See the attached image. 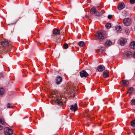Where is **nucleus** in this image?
<instances>
[{"label":"nucleus","mask_w":135,"mask_h":135,"mask_svg":"<svg viewBox=\"0 0 135 135\" xmlns=\"http://www.w3.org/2000/svg\"><path fill=\"white\" fill-rule=\"evenodd\" d=\"M27 120L28 122H30V120L29 119H27Z\"/></svg>","instance_id":"obj_38"},{"label":"nucleus","mask_w":135,"mask_h":135,"mask_svg":"<svg viewBox=\"0 0 135 135\" xmlns=\"http://www.w3.org/2000/svg\"><path fill=\"white\" fill-rule=\"evenodd\" d=\"M130 1L132 4H133L135 3V0H130Z\"/></svg>","instance_id":"obj_31"},{"label":"nucleus","mask_w":135,"mask_h":135,"mask_svg":"<svg viewBox=\"0 0 135 135\" xmlns=\"http://www.w3.org/2000/svg\"><path fill=\"white\" fill-rule=\"evenodd\" d=\"M127 42V40L126 39L123 38H121L120 40V44L122 46L124 45Z\"/></svg>","instance_id":"obj_11"},{"label":"nucleus","mask_w":135,"mask_h":135,"mask_svg":"<svg viewBox=\"0 0 135 135\" xmlns=\"http://www.w3.org/2000/svg\"><path fill=\"white\" fill-rule=\"evenodd\" d=\"M55 81L56 84L59 85L62 81V78L60 76H57L55 79Z\"/></svg>","instance_id":"obj_8"},{"label":"nucleus","mask_w":135,"mask_h":135,"mask_svg":"<svg viewBox=\"0 0 135 135\" xmlns=\"http://www.w3.org/2000/svg\"><path fill=\"white\" fill-rule=\"evenodd\" d=\"M13 106L11 105L10 103H8L7 105V108H12Z\"/></svg>","instance_id":"obj_30"},{"label":"nucleus","mask_w":135,"mask_h":135,"mask_svg":"<svg viewBox=\"0 0 135 135\" xmlns=\"http://www.w3.org/2000/svg\"><path fill=\"white\" fill-rule=\"evenodd\" d=\"M131 104L132 105H135V99H132L131 102Z\"/></svg>","instance_id":"obj_29"},{"label":"nucleus","mask_w":135,"mask_h":135,"mask_svg":"<svg viewBox=\"0 0 135 135\" xmlns=\"http://www.w3.org/2000/svg\"><path fill=\"white\" fill-rule=\"evenodd\" d=\"M125 7V5L124 3L121 2L119 3L118 6V9L119 10H121L123 9Z\"/></svg>","instance_id":"obj_7"},{"label":"nucleus","mask_w":135,"mask_h":135,"mask_svg":"<svg viewBox=\"0 0 135 135\" xmlns=\"http://www.w3.org/2000/svg\"><path fill=\"white\" fill-rule=\"evenodd\" d=\"M50 97L52 98L55 103L60 105L63 104V100L61 94L53 92L51 94Z\"/></svg>","instance_id":"obj_1"},{"label":"nucleus","mask_w":135,"mask_h":135,"mask_svg":"<svg viewBox=\"0 0 135 135\" xmlns=\"http://www.w3.org/2000/svg\"><path fill=\"white\" fill-rule=\"evenodd\" d=\"M70 109L72 111L75 112L78 109L77 105L76 103L71 105H70Z\"/></svg>","instance_id":"obj_5"},{"label":"nucleus","mask_w":135,"mask_h":135,"mask_svg":"<svg viewBox=\"0 0 135 135\" xmlns=\"http://www.w3.org/2000/svg\"><path fill=\"white\" fill-rule=\"evenodd\" d=\"M97 36L98 40L100 41H103L106 38L105 32L102 30L97 32Z\"/></svg>","instance_id":"obj_2"},{"label":"nucleus","mask_w":135,"mask_h":135,"mask_svg":"<svg viewBox=\"0 0 135 135\" xmlns=\"http://www.w3.org/2000/svg\"><path fill=\"white\" fill-rule=\"evenodd\" d=\"M105 69V67L102 65H99L97 68V69L98 71L101 72L103 71Z\"/></svg>","instance_id":"obj_10"},{"label":"nucleus","mask_w":135,"mask_h":135,"mask_svg":"<svg viewBox=\"0 0 135 135\" xmlns=\"http://www.w3.org/2000/svg\"><path fill=\"white\" fill-rule=\"evenodd\" d=\"M80 76L81 78L86 77L88 75V73L84 70L80 72Z\"/></svg>","instance_id":"obj_6"},{"label":"nucleus","mask_w":135,"mask_h":135,"mask_svg":"<svg viewBox=\"0 0 135 135\" xmlns=\"http://www.w3.org/2000/svg\"><path fill=\"white\" fill-rule=\"evenodd\" d=\"M125 56L127 58H131L132 56V53L130 51H127L125 54Z\"/></svg>","instance_id":"obj_9"},{"label":"nucleus","mask_w":135,"mask_h":135,"mask_svg":"<svg viewBox=\"0 0 135 135\" xmlns=\"http://www.w3.org/2000/svg\"><path fill=\"white\" fill-rule=\"evenodd\" d=\"M131 125L133 127H135V120L132 121L131 122Z\"/></svg>","instance_id":"obj_23"},{"label":"nucleus","mask_w":135,"mask_h":135,"mask_svg":"<svg viewBox=\"0 0 135 135\" xmlns=\"http://www.w3.org/2000/svg\"><path fill=\"white\" fill-rule=\"evenodd\" d=\"M3 76L1 74H0V77H2Z\"/></svg>","instance_id":"obj_37"},{"label":"nucleus","mask_w":135,"mask_h":135,"mask_svg":"<svg viewBox=\"0 0 135 135\" xmlns=\"http://www.w3.org/2000/svg\"><path fill=\"white\" fill-rule=\"evenodd\" d=\"M123 16L126 17L127 16V11H124L123 12Z\"/></svg>","instance_id":"obj_26"},{"label":"nucleus","mask_w":135,"mask_h":135,"mask_svg":"<svg viewBox=\"0 0 135 135\" xmlns=\"http://www.w3.org/2000/svg\"><path fill=\"white\" fill-rule=\"evenodd\" d=\"M4 131L6 135H11L13 133L12 130L8 127H6L4 128Z\"/></svg>","instance_id":"obj_3"},{"label":"nucleus","mask_w":135,"mask_h":135,"mask_svg":"<svg viewBox=\"0 0 135 135\" xmlns=\"http://www.w3.org/2000/svg\"><path fill=\"white\" fill-rule=\"evenodd\" d=\"M132 93V92H130V93H129L130 94H131Z\"/></svg>","instance_id":"obj_40"},{"label":"nucleus","mask_w":135,"mask_h":135,"mask_svg":"<svg viewBox=\"0 0 135 135\" xmlns=\"http://www.w3.org/2000/svg\"><path fill=\"white\" fill-rule=\"evenodd\" d=\"M121 29L122 28L120 26H117L115 27V30L117 31H121Z\"/></svg>","instance_id":"obj_21"},{"label":"nucleus","mask_w":135,"mask_h":135,"mask_svg":"<svg viewBox=\"0 0 135 135\" xmlns=\"http://www.w3.org/2000/svg\"><path fill=\"white\" fill-rule=\"evenodd\" d=\"M125 32L126 33L128 34L130 32V31L128 28H126L125 29Z\"/></svg>","instance_id":"obj_27"},{"label":"nucleus","mask_w":135,"mask_h":135,"mask_svg":"<svg viewBox=\"0 0 135 135\" xmlns=\"http://www.w3.org/2000/svg\"><path fill=\"white\" fill-rule=\"evenodd\" d=\"M0 123H1V124H4V122L0 118Z\"/></svg>","instance_id":"obj_33"},{"label":"nucleus","mask_w":135,"mask_h":135,"mask_svg":"<svg viewBox=\"0 0 135 135\" xmlns=\"http://www.w3.org/2000/svg\"><path fill=\"white\" fill-rule=\"evenodd\" d=\"M133 56L134 58L135 59V52H134Z\"/></svg>","instance_id":"obj_36"},{"label":"nucleus","mask_w":135,"mask_h":135,"mask_svg":"<svg viewBox=\"0 0 135 135\" xmlns=\"http://www.w3.org/2000/svg\"><path fill=\"white\" fill-rule=\"evenodd\" d=\"M133 88L132 87H131L130 88L129 90L130 91V92H132L133 91Z\"/></svg>","instance_id":"obj_32"},{"label":"nucleus","mask_w":135,"mask_h":135,"mask_svg":"<svg viewBox=\"0 0 135 135\" xmlns=\"http://www.w3.org/2000/svg\"><path fill=\"white\" fill-rule=\"evenodd\" d=\"M124 24L126 26H129L131 23V20L129 18H125L123 20Z\"/></svg>","instance_id":"obj_4"},{"label":"nucleus","mask_w":135,"mask_h":135,"mask_svg":"<svg viewBox=\"0 0 135 135\" xmlns=\"http://www.w3.org/2000/svg\"><path fill=\"white\" fill-rule=\"evenodd\" d=\"M97 16H100L102 15V13L100 12H98L97 11V13H96Z\"/></svg>","instance_id":"obj_24"},{"label":"nucleus","mask_w":135,"mask_h":135,"mask_svg":"<svg viewBox=\"0 0 135 135\" xmlns=\"http://www.w3.org/2000/svg\"><path fill=\"white\" fill-rule=\"evenodd\" d=\"M134 129V130H135V129Z\"/></svg>","instance_id":"obj_41"},{"label":"nucleus","mask_w":135,"mask_h":135,"mask_svg":"<svg viewBox=\"0 0 135 135\" xmlns=\"http://www.w3.org/2000/svg\"><path fill=\"white\" fill-rule=\"evenodd\" d=\"M105 50V48L103 47H101L100 50V51L102 53H103Z\"/></svg>","instance_id":"obj_25"},{"label":"nucleus","mask_w":135,"mask_h":135,"mask_svg":"<svg viewBox=\"0 0 135 135\" xmlns=\"http://www.w3.org/2000/svg\"><path fill=\"white\" fill-rule=\"evenodd\" d=\"M8 42L7 41H3L1 43L3 47H6L8 46Z\"/></svg>","instance_id":"obj_17"},{"label":"nucleus","mask_w":135,"mask_h":135,"mask_svg":"<svg viewBox=\"0 0 135 135\" xmlns=\"http://www.w3.org/2000/svg\"><path fill=\"white\" fill-rule=\"evenodd\" d=\"M112 15H108V18L109 19H110L112 18Z\"/></svg>","instance_id":"obj_34"},{"label":"nucleus","mask_w":135,"mask_h":135,"mask_svg":"<svg viewBox=\"0 0 135 135\" xmlns=\"http://www.w3.org/2000/svg\"><path fill=\"white\" fill-rule=\"evenodd\" d=\"M112 42L109 40H107L106 42L105 45L106 46H109L112 44Z\"/></svg>","instance_id":"obj_16"},{"label":"nucleus","mask_w":135,"mask_h":135,"mask_svg":"<svg viewBox=\"0 0 135 135\" xmlns=\"http://www.w3.org/2000/svg\"><path fill=\"white\" fill-rule=\"evenodd\" d=\"M64 47L65 49H67L68 47V45L67 44H64Z\"/></svg>","instance_id":"obj_28"},{"label":"nucleus","mask_w":135,"mask_h":135,"mask_svg":"<svg viewBox=\"0 0 135 135\" xmlns=\"http://www.w3.org/2000/svg\"><path fill=\"white\" fill-rule=\"evenodd\" d=\"M78 44L80 47H83L85 43L84 42L80 41L79 42Z\"/></svg>","instance_id":"obj_20"},{"label":"nucleus","mask_w":135,"mask_h":135,"mask_svg":"<svg viewBox=\"0 0 135 135\" xmlns=\"http://www.w3.org/2000/svg\"><path fill=\"white\" fill-rule=\"evenodd\" d=\"M109 75V71L107 70L105 71L103 74V76L104 78H107Z\"/></svg>","instance_id":"obj_13"},{"label":"nucleus","mask_w":135,"mask_h":135,"mask_svg":"<svg viewBox=\"0 0 135 135\" xmlns=\"http://www.w3.org/2000/svg\"><path fill=\"white\" fill-rule=\"evenodd\" d=\"M5 93V91L4 89L2 88H0V95L2 96Z\"/></svg>","instance_id":"obj_19"},{"label":"nucleus","mask_w":135,"mask_h":135,"mask_svg":"<svg viewBox=\"0 0 135 135\" xmlns=\"http://www.w3.org/2000/svg\"><path fill=\"white\" fill-rule=\"evenodd\" d=\"M129 84L128 81L126 80H123L122 81L121 84L123 86H126L128 85Z\"/></svg>","instance_id":"obj_15"},{"label":"nucleus","mask_w":135,"mask_h":135,"mask_svg":"<svg viewBox=\"0 0 135 135\" xmlns=\"http://www.w3.org/2000/svg\"><path fill=\"white\" fill-rule=\"evenodd\" d=\"M105 26L107 29L110 28L111 26V23H107L105 25Z\"/></svg>","instance_id":"obj_22"},{"label":"nucleus","mask_w":135,"mask_h":135,"mask_svg":"<svg viewBox=\"0 0 135 135\" xmlns=\"http://www.w3.org/2000/svg\"><path fill=\"white\" fill-rule=\"evenodd\" d=\"M53 34L55 35H57L60 34V31L59 30L56 29H54L53 30Z\"/></svg>","instance_id":"obj_12"},{"label":"nucleus","mask_w":135,"mask_h":135,"mask_svg":"<svg viewBox=\"0 0 135 135\" xmlns=\"http://www.w3.org/2000/svg\"><path fill=\"white\" fill-rule=\"evenodd\" d=\"M129 93H130V92H129L128 91V92H127V94H129Z\"/></svg>","instance_id":"obj_39"},{"label":"nucleus","mask_w":135,"mask_h":135,"mask_svg":"<svg viewBox=\"0 0 135 135\" xmlns=\"http://www.w3.org/2000/svg\"><path fill=\"white\" fill-rule=\"evenodd\" d=\"M3 128V127L2 126L0 125V130H2Z\"/></svg>","instance_id":"obj_35"},{"label":"nucleus","mask_w":135,"mask_h":135,"mask_svg":"<svg viewBox=\"0 0 135 135\" xmlns=\"http://www.w3.org/2000/svg\"><path fill=\"white\" fill-rule=\"evenodd\" d=\"M130 47L131 48L135 49V42L133 41L131 42L130 45Z\"/></svg>","instance_id":"obj_18"},{"label":"nucleus","mask_w":135,"mask_h":135,"mask_svg":"<svg viewBox=\"0 0 135 135\" xmlns=\"http://www.w3.org/2000/svg\"><path fill=\"white\" fill-rule=\"evenodd\" d=\"M97 10L94 7H93L91 8L90 11V12L91 14H94L96 13L97 12Z\"/></svg>","instance_id":"obj_14"}]
</instances>
